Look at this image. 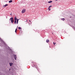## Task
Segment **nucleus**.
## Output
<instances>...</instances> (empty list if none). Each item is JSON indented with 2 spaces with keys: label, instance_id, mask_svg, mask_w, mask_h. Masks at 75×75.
<instances>
[{
  "label": "nucleus",
  "instance_id": "9",
  "mask_svg": "<svg viewBox=\"0 0 75 75\" xmlns=\"http://www.w3.org/2000/svg\"><path fill=\"white\" fill-rule=\"evenodd\" d=\"M52 1H49L48 2V3H52Z\"/></svg>",
  "mask_w": 75,
  "mask_h": 75
},
{
  "label": "nucleus",
  "instance_id": "7",
  "mask_svg": "<svg viewBox=\"0 0 75 75\" xmlns=\"http://www.w3.org/2000/svg\"><path fill=\"white\" fill-rule=\"evenodd\" d=\"M14 58L16 60V58H17V56L15 55L14 56Z\"/></svg>",
  "mask_w": 75,
  "mask_h": 75
},
{
  "label": "nucleus",
  "instance_id": "5",
  "mask_svg": "<svg viewBox=\"0 0 75 75\" xmlns=\"http://www.w3.org/2000/svg\"><path fill=\"white\" fill-rule=\"evenodd\" d=\"M13 20V18H11L9 20V21H11L12 20Z\"/></svg>",
  "mask_w": 75,
  "mask_h": 75
},
{
  "label": "nucleus",
  "instance_id": "19",
  "mask_svg": "<svg viewBox=\"0 0 75 75\" xmlns=\"http://www.w3.org/2000/svg\"><path fill=\"white\" fill-rule=\"evenodd\" d=\"M34 67H35V66H34Z\"/></svg>",
  "mask_w": 75,
  "mask_h": 75
},
{
  "label": "nucleus",
  "instance_id": "12",
  "mask_svg": "<svg viewBox=\"0 0 75 75\" xmlns=\"http://www.w3.org/2000/svg\"><path fill=\"white\" fill-rule=\"evenodd\" d=\"M14 22V20H12L11 21V23H13V22Z\"/></svg>",
  "mask_w": 75,
  "mask_h": 75
},
{
  "label": "nucleus",
  "instance_id": "24",
  "mask_svg": "<svg viewBox=\"0 0 75 75\" xmlns=\"http://www.w3.org/2000/svg\"><path fill=\"white\" fill-rule=\"evenodd\" d=\"M10 69H9V70H10Z\"/></svg>",
  "mask_w": 75,
  "mask_h": 75
},
{
  "label": "nucleus",
  "instance_id": "4",
  "mask_svg": "<svg viewBox=\"0 0 75 75\" xmlns=\"http://www.w3.org/2000/svg\"><path fill=\"white\" fill-rule=\"evenodd\" d=\"M8 6V4H7L5 5H4L3 7H4V8L6 7V6Z\"/></svg>",
  "mask_w": 75,
  "mask_h": 75
},
{
  "label": "nucleus",
  "instance_id": "17",
  "mask_svg": "<svg viewBox=\"0 0 75 75\" xmlns=\"http://www.w3.org/2000/svg\"><path fill=\"white\" fill-rule=\"evenodd\" d=\"M55 1H58V0H55Z\"/></svg>",
  "mask_w": 75,
  "mask_h": 75
},
{
  "label": "nucleus",
  "instance_id": "2",
  "mask_svg": "<svg viewBox=\"0 0 75 75\" xmlns=\"http://www.w3.org/2000/svg\"><path fill=\"white\" fill-rule=\"evenodd\" d=\"M25 12V9H23L22 10V13H24Z\"/></svg>",
  "mask_w": 75,
  "mask_h": 75
},
{
  "label": "nucleus",
  "instance_id": "6",
  "mask_svg": "<svg viewBox=\"0 0 75 75\" xmlns=\"http://www.w3.org/2000/svg\"><path fill=\"white\" fill-rule=\"evenodd\" d=\"M46 42H47V43H48V42H50V40H46Z\"/></svg>",
  "mask_w": 75,
  "mask_h": 75
},
{
  "label": "nucleus",
  "instance_id": "13",
  "mask_svg": "<svg viewBox=\"0 0 75 75\" xmlns=\"http://www.w3.org/2000/svg\"><path fill=\"white\" fill-rule=\"evenodd\" d=\"M18 29H19V30H21V28L19 27H18Z\"/></svg>",
  "mask_w": 75,
  "mask_h": 75
},
{
  "label": "nucleus",
  "instance_id": "22",
  "mask_svg": "<svg viewBox=\"0 0 75 75\" xmlns=\"http://www.w3.org/2000/svg\"><path fill=\"white\" fill-rule=\"evenodd\" d=\"M18 28V26H17V28Z\"/></svg>",
  "mask_w": 75,
  "mask_h": 75
},
{
  "label": "nucleus",
  "instance_id": "1",
  "mask_svg": "<svg viewBox=\"0 0 75 75\" xmlns=\"http://www.w3.org/2000/svg\"><path fill=\"white\" fill-rule=\"evenodd\" d=\"M14 20H15V22H14V23L15 24H16V23H17V24H18V19H17V18L15 16L14 18ZM17 20V21L16 22Z\"/></svg>",
  "mask_w": 75,
  "mask_h": 75
},
{
  "label": "nucleus",
  "instance_id": "14",
  "mask_svg": "<svg viewBox=\"0 0 75 75\" xmlns=\"http://www.w3.org/2000/svg\"><path fill=\"white\" fill-rule=\"evenodd\" d=\"M53 44H54V45H55V44H56V43L55 42L54 43V42H53Z\"/></svg>",
  "mask_w": 75,
  "mask_h": 75
},
{
  "label": "nucleus",
  "instance_id": "11",
  "mask_svg": "<svg viewBox=\"0 0 75 75\" xmlns=\"http://www.w3.org/2000/svg\"><path fill=\"white\" fill-rule=\"evenodd\" d=\"M12 2H13V1L12 0H10L9 1V3H12Z\"/></svg>",
  "mask_w": 75,
  "mask_h": 75
},
{
  "label": "nucleus",
  "instance_id": "10",
  "mask_svg": "<svg viewBox=\"0 0 75 75\" xmlns=\"http://www.w3.org/2000/svg\"><path fill=\"white\" fill-rule=\"evenodd\" d=\"M61 20H63V21H64V20H65V18H62L61 19Z\"/></svg>",
  "mask_w": 75,
  "mask_h": 75
},
{
  "label": "nucleus",
  "instance_id": "20",
  "mask_svg": "<svg viewBox=\"0 0 75 75\" xmlns=\"http://www.w3.org/2000/svg\"><path fill=\"white\" fill-rule=\"evenodd\" d=\"M30 21V22H31V21Z\"/></svg>",
  "mask_w": 75,
  "mask_h": 75
},
{
  "label": "nucleus",
  "instance_id": "18",
  "mask_svg": "<svg viewBox=\"0 0 75 75\" xmlns=\"http://www.w3.org/2000/svg\"><path fill=\"white\" fill-rule=\"evenodd\" d=\"M10 15L11 16V13L10 14Z\"/></svg>",
  "mask_w": 75,
  "mask_h": 75
},
{
  "label": "nucleus",
  "instance_id": "3",
  "mask_svg": "<svg viewBox=\"0 0 75 75\" xmlns=\"http://www.w3.org/2000/svg\"><path fill=\"white\" fill-rule=\"evenodd\" d=\"M52 6H49V8H48V9L49 11H50L51 10V7Z\"/></svg>",
  "mask_w": 75,
  "mask_h": 75
},
{
  "label": "nucleus",
  "instance_id": "21",
  "mask_svg": "<svg viewBox=\"0 0 75 75\" xmlns=\"http://www.w3.org/2000/svg\"><path fill=\"white\" fill-rule=\"evenodd\" d=\"M26 22H27V20L26 21Z\"/></svg>",
  "mask_w": 75,
  "mask_h": 75
},
{
  "label": "nucleus",
  "instance_id": "23",
  "mask_svg": "<svg viewBox=\"0 0 75 75\" xmlns=\"http://www.w3.org/2000/svg\"><path fill=\"white\" fill-rule=\"evenodd\" d=\"M52 34H53V33H52Z\"/></svg>",
  "mask_w": 75,
  "mask_h": 75
},
{
  "label": "nucleus",
  "instance_id": "16",
  "mask_svg": "<svg viewBox=\"0 0 75 75\" xmlns=\"http://www.w3.org/2000/svg\"><path fill=\"white\" fill-rule=\"evenodd\" d=\"M15 33H17V32H16V30H15Z\"/></svg>",
  "mask_w": 75,
  "mask_h": 75
},
{
  "label": "nucleus",
  "instance_id": "15",
  "mask_svg": "<svg viewBox=\"0 0 75 75\" xmlns=\"http://www.w3.org/2000/svg\"><path fill=\"white\" fill-rule=\"evenodd\" d=\"M17 29L16 28V30H16V31H17Z\"/></svg>",
  "mask_w": 75,
  "mask_h": 75
},
{
  "label": "nucleus",
  "instance_id": "8",
  "mask_svg": "<svg viewBox=\"0 0 75 75\" xmlns=\"http://www.w3.org/2000/svg\"><path fill=\"white\" fill-rule=\"evenodd\" d=\"M13 64L12 63H9V64L10 66H12V65H13Z\"/></svg>",
  "mask_w": 75,
  "mask_h": 75
}]
</instances>
